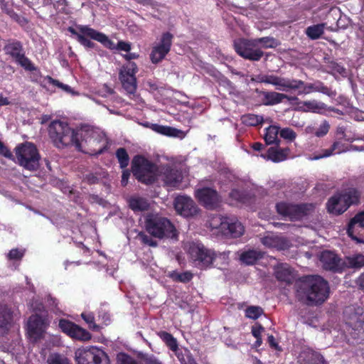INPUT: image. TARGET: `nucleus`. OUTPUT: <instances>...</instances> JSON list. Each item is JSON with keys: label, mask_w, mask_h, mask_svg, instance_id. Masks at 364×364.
Instances as JSON below:
<instances>
[{"label": "nucleus", "mask_w": 364, "mask_h": 364, "mask_svg": "<svg viewBox=\"0 0 364 364\" xmlns=\"http://www.w3.org/2000/svg\"><path fill=\"white\" fill-rule=\"evenodd\" d=\"M28 306L36 313L28 320L26 334L31 342L36 343L44 338L46 330L50 325V320L46 314L43 312V304L38 300L31 301Z\"/></svg>", "instance_id": "f257e3e1"}, {"label": "nucleus", "mask_w": 364, "mask_h": 364, "mask_svg": "<svg viewBox=\"0 0 364 364\" xmlns=\"http://www.w3.org/2000/svg\"><path fill=\"white\" fill-rule=\"evenodd\" d=\"M300 289L309 304H322L329 294L328 282L318 275L305 277L301 281Z\"/></svg>", "instance_id": "f03ea898"}, {"label": "nucleus", "mask_w": 364, "mask_h": 364, "mask_svg": "<svg viewBox=\"0 0 364 364\" xmlns=\"http://www.w3.org/2000/svg\"><path fill=\"white\" fill-rule=\"evenodd\" d=\"M78 131L71 129L66 122L60 120L53 121L48 129L51 139L60 149L73 145L77 149H81L82 143L79 139Z\"/></svg>", "instance_id": "7ed1b4c3"}, {"label": "nucleus", "mask_w": 364, "mask_h": 364, "mask_svg": "<svg viewBox=\"0 0 364 364\" xmlns=\"http://www.w3.org/2000/svg\"><path fill=\"white\" fill-rule=\"evenodd\" d=\"M145 228L155 237L177 239L178 234L173 225L169 220L159 214H148L145 218Z\"/></svg>", "instance_id": "20e7f679"}, {"label": "nucleus", "mask_w": 364, "mask_h": 364, "mask_svg": "<svg viewBox=\"0 0 364 364\" xmlns=\"http://www.w3.org/2000/svg\"><path fill=\"white\" fill-rule=\"evenodd\" d=\"M134 176L146 184L152 183L158 179L159 166L141 155L136 156L132 165Z\"/></svg>", "instance_id": "39448f33"}, {"label": "nucleus", "mask_w": 364, "mask_h": 364, "mask_svg": "<svg viewBox=\"0 0 364 364\" xmlns=\"http://www.w3.org/2000/svg\"><path fill=\"white\" fill-rule=\"evenodd\" d=\"M360 193L355 188H349L341 193L332 196L326 205L328 211L334 215L344 213L350 205L359 201Z\"/></svg>", "instance_id": "423d86ee"}, {"label": "nucleus", "mask_w": 364, "mask_h": 364, "mask_svg": "<svg viewBox=\"0 0 364 364\" xmlns=\"http://www.w3.org/2000/svg\"><path fill=\"white\" fill-rule=\"evenodd\" d=\"M79 139L82 146L79 151H89L92 154H100L106 147L107 140L98 132L88 127H82L78 131Z\"/></svg>", "instance_id": "0eeeda50"}, {"label": "nucleus", "mask_w": 364, "mask_h": 364, "mask_svg": "<svg viewBox=\"0 0 364 364\" xmlns=\"http://www.w3.org/2000/svg\"><path fill=\"white\" fill-rule=\"evenodd\" d=\"M186 248L194 264L200 269L209 267L214 262H216L215 252L212 250L207 249L200 242H189L186 245Z\"/></svg>", "instance_id": "6e6552de"}, {"label": "nucleus", "mask_w": 364, "mask_h": 364, "mask_svg": "<svg viewBox=\"0 0 364 364\" xmlns=\"http://www.w3.org/2000/svg\"><path fill=\"white\" fill-rule=\"evenodd\" d=\"M16 156L20 166L29 171H35L39 166L40 155L34 144L26 142L16 148Z\"/></svg>", "instance_id": "1a4fd4ad"}, {"label": "nucleus", "mask_w": 364, "mask_h": 364, "mask_svg": "<svg viewBox=\"0 0 364 364\" xmlns=\"http://www.w3.org/2000/svg\"><path fill=\"white\" fill-rule=\"evenodd\" d=\"M75 357L77 364H109L105 353L94 346L78 348Z\"/></svg>", "instance_id": "9d476101"}, {"label": "nucleus", "mask_w": 364, "mask_h": 364, "mask_svg": "<svg viewBox=\"0 0 364 364\" xmlns=\"http://www.w3.org/2000/svg\"><path fill=\"white\" fill-rule=\"evenodd\" d=\"M277 213L285 218L296 220L302 218L314 208L311 204H294L281 202L276 205Z\"/></svg>", "instance_id": "9b49d317"}, {"label": "nucleus", "mask_w": 364, "mask_h": 364, "mask_svg": "<svg viewBox=\"0 0 364 364\" xmlns=\"http://www.w3.org/2000/svg\"><path fill=\"white\" fill-rule=\"evenodd\" d=\"M234 45L237 53L245 59L257 61L263 56L255 39H239Z\"/></svg>", "instance_id": "f8f14e48"}, {"label": "nucleus", "mask_w": 364, "mask_h": 364, "mask_svg": "<svg viewBox=\"0 0 364 364\" xmlns=\"http://www.w3.org/2000/svg\"><path fill=\"white\" fill-rule=\"evenodd\" d=\"M138 68L135 63L127 62L119 70V77L123 88L129 94H134L137 88L136 73Z\"/></svg>", "instance_id": "ddd939ff"}, {"label": "nucleus", "mask_w": 364, "mask_h": 364, "mask_svg": "<svg viewBox=\"0 0 364 364\" xmlns=\"http://www.w3.org/2000/svg\"><path fill=\"white\" fill-rule=\"evenodd\" d=\"M172 39L173 35L166 32L161 35L159 41L153 45L149 55L152 63L157 64L165 58L171 50Z\"/></svg>", "instance_id": "4468645a"}, {"label": "nucleus", "mask_w": 364, "mask_h": 364, "mask_svg": "<svg viewBox=\"0 0 364 364\" xmlns=\"http://www.w3.org/2000/svg\"><path fill=\"white\" fill-rule=\"evenodd\" d=\"M260 82L270 84L281 91L296 90L302 85L303 81L296 79L282 77L274 75H265L260 77Z\"/></svg>", "instance_id": "2eb2a0df"}, {"label": "nucleus", "mask_w": 364, "mask_h": 364, "mask_svg": "<svg viewBox=\"0 0 364 364\" xmlns=\"http://www.w3.org/2000/svg\"><path fill=\"white\" fill-rule=\"evenodd\" d=\"M183 173L174 166L161 165L158 168V178H161L166 186L179 188L183 180Z\"/></svg>", "instance_id": "dca6fc26"}, {"label": "nucleus", "mask_w": 364, "mask_h": 364, "mask_svg": "<svg viewBox=\"0 0 364 364\" xmlns=\"http://www.w3.org/2000/svg\"><path fill=\"white\" fill-rule=\"evenodd\" d=\"M174 208L176 212L186 218L197 214L198 208L195 202L188 196H180L174 200Z\"/></svg>", "instance_id": "f3484780"}, {"label": "nucleus", "mask_w": 364, "mask_h": 364, "mask_svg": "<svg viewBox=\"0 0 364 364\" xmlns=\"http://www.w3.org/2000/svg\"><path fill=\"white\" fill-rule=\"evenodd\" d=\"M363 309L361 307L348 306L344 311L346 325L355 331L362 328L364 323Z\"/></svg>", "instance_id": "a211bd4d"}, {"label": "nucleus", "mask_w": 364, "mask_h": 364, "mask_svg": "<svg viewBox=\"0 0 364 364\" xmlns=\"http://www.w3.org/2000/svg\"><path fill=\"white\" fill-rule=\"evenodd\" d=\"M196 196L208 209L216 208L220 203V198L218 193L210 188L198 189L196 191Z\"/></svg>", "instance_id": "6ab92c4d"}, {"label": "nucleus", "mask_w": 364, "mask_h": 364, "mask_svg": "<svg viewBox=\"0 0 364 364\" xmlns=\"http://www.w3.org/2000/svg\"><path fill=\"white\" fill-rule=\"evenodd\" d=\"M348 235L358 242H363L364 236V211L356 214L350 221L347 230Z\"/></svg>", "instance_id": "aec40b11"}, {"label": "nucleus", "mask_w": 364, "mask_h": 364, "mask_svg": "<svg viewBox=\"0 0 364 364\" xmlns=\"http://www.w3.org/2000/svg\"><path fill=\"white\" fill-rule=\"evenodd\" d=\"M320 261L323 269L339 272L343 269V261L333 252L323 251L320 256Z\"/></svg>", "instance_id": "412c9836"}, {"label": "nucleus", "mask_w": 364, "mask_h": 364, "mask_svg": "<svg viewBox=\"0 0 364 364\" xmlns=\"http://www.w3.org/2000/svg\"><path fill=\"white\" fill-rule=\"evenodd\" d=\"M13 324L11 310L5 304H0V334L6 333Z\"/></svg>", "instance_id": "4be33fe9"}, {"label": "nucleus", "mask_w": 364, "mask_h": 364, "mask_svg": "<svg viewBox=\"0 0 364 364\" xmlns=\"http://www.w3.org/2000/svg\"><path fill=\"white\" fill-rule=\"evenodd\" d=\"M82 29L83 32H85L89 36V38L101 43L106 48L110 50H117V43L115 44L104 33L98 32L92 28H84Z\"/></svg>", "instance_id": "5701e85b"}, {"label": "nucleus", "mask_w": 364, "mask_h": 364, "mask_svg": "<svg viewBox=\"0 0 364 364\" xmlns=\"http://www.w3.org/2000/svg\"><path fill=\"white\" fill-rule=\"evenodd\" d=\"M301 364H326L323 357L318 353L311 349H305L299 356Z\"/></svg>", "instance_id": "b1692460"}, {"label": "nucleus", "mask_w": 364, "mask_h": 364, "mask_svg": "<svg viewBox=\"0 0 364 364\" xmlns=\"http://www.w3.org/2000/svg\"><path fill=\"white\" fill-rule=\"evenodd\" d=\"M261 241L264 246L277 250H285L289 246V241L279 235H267L262 237Z\"/></svg>", "instance_id": "393cba45"}, {"label": "nucleus", "mask_w": 364, "mask_h": 364, "mask_svg": "<svg viewBox=\"0 0 364 364\" xmlns=\"http://www.w3.org/2000/svg\"><path fill=\"white\" fill-rule=\"evenodd\" d=\"M289 152V150L287 149L270 147L266 154H261V157L266 160H270L273 162L278 163L286 160Z\"/></svg>", "instance_id": "a878e982"}, {"label": "nucleus", "mask_w": 364, "mask_h": 364, "mask_svg": "<svg viewBox=\"0 0 364 364\" xmlns=\"http://www.w3.org/2000/svg\"><path fill=\"white\" fill-rule=\"evenodd\" d=\"M151 129L156 133L167 136L178 137L183 139L185 137L186 134L182 130L171 127L168 126L159 125L157 124H153L151 126Z\"/></svg>", "instance_id": "bb28decb"}, {"label": "nucleus", "mask_w": 364, "mask_h": 364, "mask_svg": "<svg viewBox=\"0 0 364 364\" xmlns=\"http://www.w3.org/2000/svg\"><path fill=\"white\" fill-rule=\"evenodd\" d=\"M348 151L346 145L341 141H335L331 148L322 151L321 154L315 155L309 157V160H318L325 157H328L333 154H341Z\"/></svg>", "instance_id": "cd10ccee"}, {"label": "nucleus", "mask_w": 364, "mask_h": 364, "mask_svg": "<svg viewBox=\"0 0 364 364\" xmlns=\"http://www.w3.org/2000/svg\"><path fill=\"white\" fill-rule=\"evenodd\" d=\"M43 83L45 87H47L48 89L58 87L62 91L70 94L71 95H79V93L75 91L70 86L66 84H63L60 81L52 78L50 76H46L44 77Z\"/></svg>", "instance_id": "c85d7f7f"}, {"label": "nucleus", "mask_w": 364, "mask_h": 364, "mask_svg": "<svg viewBox=\"0 0 364 364\" xmlns=\"http://www.w3.org/2000/svg\"><path fill=\"white\" fill-rule=\"evenodd\" d=\"M244 230V227L241 223L228 218L225 229L222 232L232 237H238L243 234Z\"/></svg>", "instance_id": "c756f323"}, {"label": "nucleus", "mask_w": 364, "mask_h": 364, "mask_svg": "<svg viewBox=\"0 0 364 364\" xmlns=\"http://www.w3.org/2000/svg\"><path fill=\"white\" fill-rule=\"evenodd\" d=\"M4 50L6 54L11 55L14 59L23 53L22 44L14 39H9L5 42Z\"/></svg>", "instance_id": "7c9ffc66"}, {"label": "nucleus", "mask_w": 364, "mask_h": 364, "mask_svg": "<svg viewBox=\"0 0 364 364\" xmlns=\"http://www.w3.org/2000/svg\"><path fill=\"white\" fill-rule=\"evenodd\" d=\"M364 267V255L361 253L354 254L346 257L343 260V268L360 269Z\"/></svg>", "instance_id": "2f4dec72"}, {"label": "nucleus", "mask_w": 364, "mask_h": 364, "mask_svg": "<svg viewBox=\"0 0 364 364\" xmlns=\"http://www.w3.org/2000/svg\"><path fill=\"white\" fill-rule=\"evenodd\" d=\"M284 99H287L288 100H296L297 98L295 97H289L283 93L269 92L264 94V104L265 105H274L280 103Z\"/></svg>", "instance_id": "473e14b6"}, {"label": "nucleus", "mask_w": 364, "mask_h": 364, "mask_svg": "<svg viewBox=\"0 0 364 364\" xmlns=\"http://www.w3.org/2000/svg\"><path fill=\"white\" fill-rule=\"evenodd\" d=\"M263 254L261 251L256 250H248L244 251L240 255V261L247 265L254 264L257 260L261 259Z\"/></svg>", "instance_id": "72a5a7b5"}, {"label": "nucleus", "mask_w": 364, "mask_h": 364, "mask_svg": "<svg viewBox=\"0 0 364 364\" xmlns=\"http://www.w3.org/2000/svg\"><path fill=\"white\" fill-rule=\"evenodd\" d=\"M129 205L133 211L136 213L148 210L149 203L146 198L134 196L129 199Z\"/></svg>", "instance_id": "f704fd0d"}, {"label": "nucleus", "mask_w": 364, "mask_h": 364, "mask_svg": "<svg viewBox=\"0 0 364 364\" xmlns=\"http://www.w3.org/2000/svg\"><path fill=\"white\" fill-rule=\"evenodd\" d=\"M275 274L279 280L289 282L291 278V269L287 264H282L277 268Z\"/></svg>", "instance_id": "c9c22d12"}, {"label": "nucleus", "mask_w": 364, "mask_h": 364, "mask_svg": "<svg viewBox=\"0 0 364 364\" xmlns=\"http://www.w3.org/2000/svg\"><path fill=\"white\" fill-rule=\"evenodd\" d=\"M279 132V127L277 126H269L266 129L264 134V140L267 144L277 143L278 141V134Z\"/></svg>", "instance_id": "e433bc0d"}, {"label": "nucleus", "mask_w": 364, "mask_h": 364, "mask_svg": "<svg viewBox=\"0 0 364 364\" xmlns=\"http://www.w3.org/2000/svg\"><path fill=\"white\" fill-rule=\"evenodd\" d=\"M70 337L73 339L87 341L90 340L92 336L87 331L76 325Z\"/></svg>", "instance_id": "4c0bfd02"}, {"label": "nucleus", "mask_w": 364, "mask_h": 364, "mask_svg": "<svg viewBox=\"0 0 364 364\" xmlns=\"http://www.w3.org/2000/svg\"><path fill=\"white\" fill-rule=\"evenodd\" d=\"M324 28L325 23L314 25L306 28V33L311 39H317L323 34Z\"/></svg>", "instance_id": "58836bf2"}, {"label": "nucleus", "mask_w": 364, "mask_h": 364, "mask_svg": "<svg viewBox=\"0 0 364 364\" xmlns=\"http://www.w3.org/2000/svg\"><path fill=\"white\" fill-rule=\"evenodd\" d=\"M228 218L222 217L221 215H216L211 218L210 220V226L213 229H219L221 232L225 229L227 225Z\"/></svg>", "instance_id": "ea45409f"}, {"label": "nucleus", "mask_w": 364, "mask_h": 364, "mask_svg": "<svg viewBox=\"0 0 364 364\" xmlns=\"http://www.w3.org/2000/svg\"><path fill=\"white\" fill-rule=\"evenodd\" d=\"M158 335L171 350L176 352L178 350L177 341L172 335L166 331H161Z\"/></svg>", "instance_id": "a19ab883"}, {"label": "nucleus", "mask_w": 364, "mask_h": 364, "mask_svg": "<svg viewBox=\"0 0 364 364\" xmlns=\"http://www.w3.org/2000/svg\"><path fill=\"white\" fill-rule=\"evenodd\" d=\"M242 123L247 126H257L261 124L263 121V117L254 114H247L242 117Z\"/></svg>", "instance_id": "79ce46f5"}, {"label": "nucleus", "mask_w": 364, "mask_h": 364, "mask_svg": "<svg viewBox=\"0 0 364 364\" xmlns=\"http://www.w3.org/2000/svg\"><path fill=\"white\" fill-rule=\"evenodd\" d=\"M260 50L262 48H273L278 46V42L272 37H263L255 38Z\"/></svg>", "instance_id": "37998d69"}, {"label": "nucleus", "mask_w": 364, "mask_h": 364, "mask_svg": "<svg viewBox=\"0 0 364 364\" xmlns=\"http://www.w3.org/2000/svg\"><path fill=\"white\" fill-rule=\"evenodd\" d=\"M304 110L306 112H320L321 110L324 109V104L321 102H318L315 100L313 101H306L304 102Z\"/></svg>", "instance_id": "c03bdc74"}, {"label": "nucleus", "mask_w": 364, "mask_h": 364, "mask_svg": "<svg viewBox=\"0 0 364 364\" xmlns=\"http://www.w3.org/2000/svg\"><path fill=\"white\" fill-rule=\"evenodd\" d=\"M16 62L19 64L26 70L33 71L36 68L31 63V61L25 56L24 53L21 54L19 57L15 59Z\"/></svg>", "instance_id": "a18cd8bd"}, {"label": "nucleus", "mask_w": 364, "mask_h": 364, "mask_svg": "<svg viewBox=\"0 0 364 364\" xmlns=\"http://www.w3.org/2000/svg\"><path fill=\"white\" fill-rule=\"evenodd\" d=\"M84 28L90 27L87 26H78L77 27V30L82 33V34L77 35V41L86 48H92L94 46V43L86 38L89 36L85 32H83L82 28Z\"/></svg>", "instance_id": "49530a36"}, {"label": "nucleus", "mask_w": 364, "mask_h": 364, "mask_svg": "<svg viewBox=\"0 0 364 364\" xmlns=\"http://www.w3.org/2000/svg\"><path fill=\"white\" fill-rule=\"evenodd\" d=\"M263 314V310L259 306H251L245 310V316L251 319H257Z\"/></svg>", "instance_id": "de8ad7c7"}, {"label": "nucleus", "mask_w": 364, "mask_h": 364, "mask_svg": "<svg viewBox=\"0 0 364 364\" xmlns=\"http://www.w3.org/2000/svg\"><path fill=\"white\" fill-rule=\"evenodd\" d=\"M58 326L63 333L70 336L73 329L76 326V324L65 319H60L59 321Z\"/></svg>", "instance_id": "09e8293b"}, {"label": "nucleus", "mask_w": 364, "mask_h": 364, "mask_svg": "<svg viewBox=\"0 0 364 364\" xmlns=\"http://www.w3.org/2000/svg\"><path fill=\"white\" fill-rule=\"evenodd\" d=\"M116 156L118 159L121 168H123L128 166L129 159L127 151L124 148L118 149L116 152Z\"/></svg>", "instance_id": "8fccbe9b"}, {"label": "nucleus", "mask_w": 364, "mask_h": 364, "mask_svg": "<svg viewBox=\"0 0 364 364\" xmlns=\"http://www.w3.org/2000/svg\"><path fill=\"white\" fill-rule=\"evenodd\" d=\"M330 129L329 123L324 120L323 121L318 127H316V131L314 132V136L318 138L323 137L326 136Z\"/></svg>", "instance_id": "3c124183"}, {"label": "nucleus", "mask_w": 364, "mask_h": 364, "mask_svg": "<svg viewBox=\"0 0 364 364\" xmlns=\"http://www.w3.org/2000/svg\"><path fill=\"white\" fill-rule=\"evenodd\" d=\"M118 364H141L126 353H119L117 357Z\"/></svg>", "instance_id": "603ef678"}, {"label": "nucleus", "mask_w": 364, "mask_h": 364, "mask_svg": "<svg viewBox=\"0 0 364 364\" xmlns=\"http://www.w3.org/2000/svg\"><path fill=\"white\" fill-rule=\"evenodd\" d=\"M82 319L88 324L89 328L93 331H98L100 328L95 323L94 315L92 313H82L81 314Z\"/></svg>", "instance_id": "864d4df0"}, {"label": "nucleus", "mask_w": 364, "mask_h": 364, "mask_svg": "<svg viewBox=\"0 0 364 364\" xmlns=\"http://www.w3.org/2000/svg\"><path fill=\"white\" fill-rule=\"evenodd\" d=\"M48 364H70L68 360L59 354H51L48 358Z\"/></svg>", "instance_id": "5fc2aeb1"}, {"label": "nucleus", "mask_w": 364, "mask_h": 364, "mask_svg": "<svg viewBox=\"0 0 364 364\" xmlns=\"http://www.w3.org/2000/svg\"><path fill=\"white\" fill-rule=\"evenodd\" d=\"M316 85H317V83H316V84H311V83L306 84L303 81V85L299 89H297L296 90H298V94L299 95L309 94V93H310L311 92H316Z\"/></svg>", "instance_id": "6e6d98bb"}, {"label": "nucleus", "mask_w": 364, "mask_h": 364, "mask_svg": "<svg viewBox=\"0 0 364 364\" xmlns=\"http://www.w3.org/2000/svg\"><path fill=\"white\" fill-rule=\"evenodd\" d=\"M1 8L2 11L9 15L11 18L15 20L18 19V15L12 9L11 1H6L5 3L2 2L1 4Z\"/></svg>", "instance_id": "4d7b16f0"}, {"label": "nucleus", "mask_w": 364, "mask_h": 364, "mask_svg": "<svg viewBox=\"0 0 364 364\" xmlns=\"http://www.w3.org/2000/svg\"><path fill=\"white\" fill-rule=\"evenodd\" d=\"M281 137L289 141H294L296 137V134L290 128L282 129L279 132Z\"/></svg>", "instance_id": "13d9d810"}, {"label": "nucleus", "mask_w": 364, "mask_h": 364, "mask_svg": "<svg viewBox=\"0 0 364 364\" xmlns=\"http://www.w3.org/2000/svg\"><path fill=\"white\" fill-rule=\"evenodd\" d=\"M172 277L176 281L187 282L191 280L193 278V274L189 272H185L183 273H174L173 274Z\"/></svg>", "instance_id": "bf43d9fd"}, {"label": "nucleus", "mask_w": 364, "mask_h": 364, "mask_svg": "<svg viewBox=\"0 0 364 364\" xmlns=\"http://www.w3.org/2000/svg\"><path fill=\"white\" fill-rule=\"evenodd\" d=\"M24 255V250L19 249H12L8 254L10 259H21Z\"/></svg>", "instance_id": "052dcab7"}, {"label": "nucleus", "mask_w": 364, "mask_h": 364, "mask_svg": "<svg viewBox=\"0 0 364 364\" xmlns=\"http://www.w3.org/2000/svg\"><path fill=\"white\" fill-rule=\"evenodd\" d=\"M350 117L355 121L363 122L364 121V112L359 109H353L350 112Z\"/></svg>", "instance_id": "680f3d73"}, {"label": "nucleus", "mask_w": 364, "mask_h": 364, "mask_svg": "<svg viewBox=\"0 0 364 364\" xmlns=\"http://www.w3.org/2000/svg\"><path fill=\"white\" fill-rule=\"evenodd\" d=\"M139 235L144 244H146L151 247H156L157 245V242L153 240V239H151L148 235H146L144 233H140Z\"/></svg>", "instance_id": "e2e57ef3"}, {"label": "nucleus", "mask_w": 364, "mask_h": 364, "mask_svg": "<svg viewBox=\"0 0 364 364\" xmlns=\"http://www.w3.org/2000/svg\"><path fill=\"white\" fill-rule=\"evenodd\" d=\"M132 46L131 43L128 42H125L123 41H119L117 43V48L118 50H122L124 52H129L131 50Z\"/></svg>", "instance_id": "0e129e2a"}, {"label": "nucleus", "mask_w": 364, "mask_h": 364, "mask_svg": "<svg viewBox=\"0 0 364 364\" xmlns=\"http://www.w3.org/2000/svg\"><path fill=\"white\" fill-rule=\"evenodd\" d=\"M230 198H232V199H234L236 201L245 203V199L242 196V193H241L237 190L232 191L231 193H230Z\"/></svg>", "instance_id": "69168bd1"}, {"label": "nucleus", "mask_w": 364, "mask_h": 364, "mask_svg": "<svg viewBox=\"0 0 364 364\" xmlns=\"http://www.w3.org/2000/svg\"><path fill=\"white\" fill-rule=\"evenodd\" d=\"M264 331V328L261 326H255L252 328V333L257 338H261L262 333Z\"/></svg>", "instance_id": "338daca9"}, {"label": "nucleus", "mask_w": 364, "mask_h": 364, "mask_svg": "<svg viewBox=\"0 0 364 364\" xmlns=\"http://www.w3.org/2000/svg\"><path fill=\"white\" fill-rule=\"evenodd\" d=\"M215 255L217 256L216 261L219 259L220 261L221 264H225L228 262V252H220L218 254L215 253Z\"/></svg>", "instance_id": "774afa93"}]
</instances>
